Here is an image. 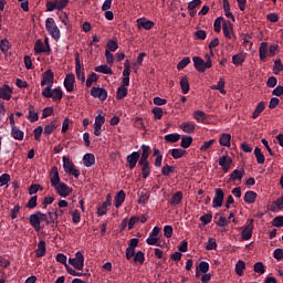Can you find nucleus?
Segmentation results:
<instances>
[{"instance_id":"obj_1","label":"nucleus","mask_w":283,"mask_h":283,"mask_svg":"<svg viewBox=\"0 0 283 283\" xmlns=\"http://www.w3.org/2000/svg\"><path fill=\"white\" fill-rule=\"evenodd\" d=\"M193 65L197 72L205 73L209 67H212L213 63L211 62V56L206 55V62L200 56L192 57Z\"/></svg>"},{"instance_id":"obj_2","label":"nucleus","mask_w":283,"mask_h":283,"mask_svg":"<svg viewBox=\"0 0 283 283\" xmlns=\"http://www.w3.org/2000/svg\"><path fill=\"white\" fill-rule=\"evenodd\" d=\"M42 96H44V98H52L53 101H61L63 98V90H61V87L52 90V87L46 86L42 91Z\"/></svg>"},{"instance_id":"obj_3","label":"nucleus","mask_w":283,"mask_h":283,"mask_svg":"<svg viewBox=\"0 0 283 283\" xmlns=\"http://www.w3.org/2000/svg\"><path fill=\"white\" fill-rule=\"evenodd\" d=\"M45 29L51 34L52 39L54 41H59L61 39V30H59V27H56V22L52 18H48L45 20Z\"/></svg>"},{"instance_id":"obj_4","label":"nucleus","mask_w":283,"mask_h":283,"mask_svg":"<svg viewBox=\"0 0 283 283\" xmlns=\"http://www.w3.org/2000/svg\"><path fill=\"white\" fill-rule=\"evenodd\" d=\"M69 264L74 266L76 271H83V268L85 266V256H83V252L77 251L75 258L69 259Z\"/></svg>"},{"instance_id":"obj_5","label":"nucleus","mask_w":283,"mask_h":283,"mask_svg":"<svg viewBox=\"0 0 283 283\" xmlns=\"http://www.w3.org/2000/svg\"><path fill=\"white\" fill-rule=\"evenodd\" d=\"M67 3L70 0H55V1H48L46 2V12H54V10H64L67 8Z\"/></svg>"},{"instance_id":"obj_6","label":"nucleus","mask_w":283,"mask_h":283,"mask_svg":"<svg viewBox=\"0 0 283 283\" xmlns=\"http://www.w3.org/2000/svg\"><path fill=\"white\" fill-rule=\"evenodd\" d=\"M41 211H35L34 213L30 214L29 217V222L32 227V229H34V231H36V233H39V231H41V229H43L45 226H41Z\"/></svg>"},{"instance_id":"obj_7","label":"nucleus","mask_w":283,"mask_h":283,"mask_svg":"<svg viewBox=\"0 0 283 283\" xmlns=\"http://www.w3.org/2000/svg\"><path fill=\"white\" fill-rule=\"evenodd\" d=\"M44 85H48L46 87H52L54 85V72H52V70H46L42 74L41 86L44 87Z\"/></svg>"},{"instance_id":"obj_8","label":"nucleus","mask_w":283,"mask_h":283,"mask_svg":"<svg viewBox=\"0 0 283 283\" xmlns=\"http://www.w3.org/2000/svg\"><path fill=\"white\" fill-rule=\"evenodd\" d=\"M91 96H93V98H98L103 103L104 101H107V90L94 86L91 88Z\"/></svg>"},{"instance_id":"obj_9","label":"nucleus","mask_w":283,"mask_h":283,"mask_svg":"<svg viewBox=\"0 0 283 283\" xmlns=\"http://www.w3.org/2000/svg\"><path fill=\"white\" fill-rule=\"evenodd\" d=\"M224 202V191L220 188H217L214 190V197L212 200V207L216 209L218 207H222V203Z\"/></svg>"},{"instance_id":"obj_10","label":"nucleus","mask_w":283,"mask_h":283,"mask_svg":"<svg viewBox=\"0 0 283 283\" xmlns=\"http://www.w3.org/2000/svg\"><path fill=\"white\" fill-rule=\"evenodd\" d=\"M75 74L78 81H81L82 83H85V72L81 66V57L78 56V53H76L75 55Z\"/></svg>"},{"instance_id":"obj_11","label":"nucleus","mask_w":283,"mask_h":283,"mask_svg":"<svg viewBox=\"0 0 283 283\" xmlns=\"http://www.w3.org/2000/svg\"><path fill=\"white\" fill-rule=\"evenodd\" d=\"M54 189L56 193L61 196V198H67V196L72 193V188H70V186H67L65 182H61L60 185L55 186Z\"/></svg>"},{"instance_id":"obj_12","label":"nucleus","mask_w":283,"mask_h":283,"mask_svg":"<svg viewBox=\"0 0 283 283\" xmlns=\"http://www.w3.org/2000/svg\"><path fill=\"white\" fill-rule=\"evenodd\" d=\"M251 238H253V219H251L247 227L241 231L242 240H251Z\"/></svg>"},{"instance_id":"obj_13","label":"nucleus","mask_w":283,"mask_h":283,"mask_svg":"<svg viewBox=\"0 0 283 283\" xmlns=\"http://www.w3.org/2000/svg\"><path fill=\"white\" fill-rule=\"evenodd\" d=\"M74 83H76L74 74H66V77L64 78V87L66 92H74Z\"/></svg>"},{"instance_id":"obj_14","label":"nucleus","mask_w":283,"mask_h":283,"mask_svg":"<svg viewBox=\"0 0 283 283\" xmlns=\"http://www.w3.org/2000/svg\"><path fill=\"white\" fill-rule=\"evenodd\" d=\"M129 169H134L136 165H138V160H140V154L138 151H133L130 155L126 157Z\"/></svg>"},{"instance_id":"obj_15","label":"nucleus","mask_w":283,"mask_h":283,"mask_svg":"<svg viewBox=\"0 0 283 283\" xmlns=\"http://www.w3.org/2000/svg\"><path fill=\"white\" fill-rule=\"evenodd\" d=\"M231 163H233V159H231V157L229 156H221L219 158V165L221 166L224 172L231 169Z\"/></svg>"},{"instance_id":"obj_16","label":"nucleus","mask_w":283,"mask_h":283,"mask_svg":"<svg viewBox=\"0 0 283 283\" xmlns=\"http://www.w3.org/2000/svg\"><path fill=\"white\" fill-rule=\"evenodd\" d=\"M0 98H3V101H10L12 98V88L8 84L0 87Z\"/></svg>"},{"instance_id":"obj_17","label":"nucleus","mask_w":283,"mask_h":283,"mask_svg":"<svg viewBox=\"0 0 283 283\" xmlns=\"http://www.w3.org/2000/svg\"><path fill=\"white\" fill-rule=\"evenodd\" d=\"M61 177L59 176V168L53 167L51 170V187L55 188L61 185Z\"/></svg>"},{"instance_id":"obj_18","label":"nucleus","mask_w":283,"mask_h":283,"mask_svg":"<svg viewBox=\"0 0 283 283\" xmlns=\"http://www.w3.org/2000/svg\"><path fill=\"white\" fill-rule=\"evenodd\" d=\"M138 165L142 167L143 178L147 180V178H149V176L151 175V167L149 166V161H143V164L138 161Z\"/></svg>"},{"instance_id":"obj_19","label":"nucleus","mask_w":283,"mask_h":283,"mask_svg":"<svg viewBox=\"0 0 283 283\" xmlns=\"http://www.w3.org/2000/svg\"><path fill=\"white\" fill-rule=\"evenodd\" d=\"M137 27L144 30H151L154 28V22L145 18L137 19Z\"/></svg>"},{"instance_id":"obj_20","label":"nucleus","mask_w":283,"mask_h":283,"mask_svg":"<svg viewBox=\"0 0 283 283\" xmlns=\"http://www.w3.org/2000/svg\"><path fill=\"white\" fill-rule=\"evenodd\" d=\"M149 150H150V147L147 146V145H142V156H140V159H139V164H143V163H149Z\"/></svg>"},{"instance_id":"obj_21","label":"nucleus","mask_w":283,"mask_h":283,"mask_svg":"<svg viewBox=\"0 0 283 283\" xmlns=\"http://www.w3.org/2000/svg\"><path fill=\"white\" fill-rule=\"evenodd\" d=\"M83 165L84 167H92L93 165H96V157L94 154H85L83 157Z\"/></svg>"},{"instance_id":"obj_22","label":"nucleus","mask_w":283,"mask_h":283,"mask_svg":"<svg viewBox=\"0 0 283 283\" xmlns=\"http://www.w3.org/2000/svg\"><path fill=\"white\" fill-rule=\"evenodd\" d=\"M258 199V193L253 190H249L245 192L243 200L247 202V205H253L255 200Z\"/></svg>"},{"instance_id":"obj_23","label":"nucleus","mask_w":283,"mask_h":283,"mask_svg":"<svg viewBox=\"0 0 283 283\" xmlns=\"http://www.w3.org/2000/svg\"><path fill=\"white\" fill-rule=\"evenodd\" d=\"M180 128L182 129V132H185V134H193V132H196V123L193 122L182 123Z\"/></svg>"},{"instance_id":"obj_24","label":"nucleus","mask_w":283,"mask_h":283,"mask_svg":"<svg viewBox=\"0 0 283 283\" xmlns=\"http://www.w3.org/2000/svg\"><path fill=\"white\" fill-rule=\"evenodd\" d=\"M242 178H244V170L234 169L230 174V178H229L228 182H235V180H242Z\"/></svg>"},{"instance_id":"obj_25","label":"nucleus","mask_w":283,"mask_h":283,"mask_svg":"<svg viewBox=\"0 0 283 283\" xmlns=\"http://www.w3.org/2000/svg\"><path fill=\"white\" fill-rule=\"evenodd\" d=\"M200 273H209V263L201 261L196 269V277H200Z\"/></svg>"},{"instance_id":"obj_26","label":"nucleus","mask_w":283,"mask_h":283,"mask_svg":"<svg viewBox=\"0 0 283 283\" xmlns=\"http://www.w3.org/2000/svg\"><path fill=\"white\" fill-rule=\"evenodd\" d=\"M269 52V44L266 42H262L259 48V56L260 61H266V54Z\"/></svg>"},{"instance_id":"obj_27","label":"nucleus","mask_w":283,"mask_h":283,"mask_svg":"<svg viewBox=\"0 0 283 283\" xmlns=\"http://www.w3.org/2000/svg\"><path fill=\"white\" fill-rule=\"evenodd\" d=\"M171 207H178L182 202V191L174 193L169 200Z\"/></svg>"},{"instance_id":"obj_28","label":"nucleus","mask_w":283,"mask_h":283,"mask_svg":"<svg viewBox=\"0 0 283 283\" xmlns=\"http://www.w3.org/2000/svg\"><path fill=\"white\" fill-rule=\"evenodd\" d=\"M28 118L30 123H36L39 120V112L34 108V105H29Z\"/></svg>"},{"instance_id":"obj_29","label":"nucleus","mask_w":283,"mask_h":283,"mask_svg":"<svg viewBox=\"0 0 283 283\" xmlns=\"http://www.w3.org/2000/svg\"><path fill=\"white\" fill-rule=\"evenodd\" d=\"M46 250H48V248L45 247V242L43 240H41L38 243V249L35 250L36 258H45Z\"/></svg>"},{"instance_id":"obj_30","label":"nucleus","mask_w":283,"mask_h":283,"mask_svg":"<svg viewBox=\"0 0 283 283\" xmlns=\"http://www.w3.org/2000/svg\"><path fill=\"white\" fill-rule=\"evenodd\" d=\"M223 34L227 39H231V34L233 33V27H231L230 21H223L222 24Z\"/></svg>"},{"instance_id":"obj_31","label":"nucleus","mask_w":283,"mask_h":283,"mask_svg":"<svg viewBox=\"0 0 283 283\" xmlns=\"http://www.w3.org/2000/svg\"><path fill=\"white\" fill-rule=\"evenodd\" d=\"M221 147H231V134L223 133L219 138Z\"/></svg>"},{"instance_id":"obj_32","label":"nucleus","mask_w":283,"mask_h":283,"mask_svg":"<svg viewBox=\"0 0 283 283\" xmlns=\"http://www.w3.org/2000/svg\"><path fill=\"white\" fill-rule=\"evenodd\" d=\"M125 192L123 190H120L115 197H114V202H115V207L116 209L120 208L123 202H125Z\"/></svg>"},{"instance_id":"obj_33","label":"nucleus","mask_w":283,"mask_h":283,"mask_svg":"<svg viewBox=\"0 0 283 283\" xmlns=\"http://www.w3.org/2000/svg\"><path fill=\"white\" fill-rule=\"evenodd\" d=\"M11 136L14 140H23L24 133L19 127L13 126L11 128Z\"/></svg>"},{"instance_id":"obj_34","label":"nucleus","mask_w":283,"mask_h":283,"mask_svg":"<svg viewBox=\"0 0 283 283\" xmlns=\"http://www.w3.org/2000/svg\"><path fill=\"white\" fill-rule=\"evenodd\" d=\"M254 156L256 158L258 165H264L266 158L264 157V154L262 153V149L260 147L254 148Z\"/></svg>"},{"instance_id":"obj_35","label":"nucleus","mask_w":283,"mask_h":283,"mask_svg":"<svg viewBox=\"0 0 283 283\" xmlns=\"http://www.w3.org/2000/svg\"><path fill=\"white\" fill-rule=\"evenodd\" d=\"M59 127V125L56 124V120L51 122L50 124H48L44 127V136H50L51 134L54 133V130Z\"/></svg>"},{"instance_id":"obj_36","label":"nucleus","mask_w":283,"mask_h":283,"mask_svg":"<svg viewBox=\"0 0 283 283\" xmlns=\"http://www.w3.org/2000/svg\"><path fill=\"white\" fill-rule=\"evenodd\" d=\"M263 109H266V103L265 102H260L256 105V107H255V109L252 114V118L253 119L258 118V116H260L262 114Z\"/></svg>"},{"instance_id":"obj_37","label":"nucleus","mask_w":283,"mask_h":283,"mask_svg":"<svg viewBox=\"0 0 283 283\" xmlns=\"http://www.w3.org/2000/svg\"><path fill=\"white\" fill-rule=\"evenodd\" d=\"M244 269H247V263H244V261L239 260L235 264V273L237 275H239L240 277H242V275H244Z\"/></svg>"},{"instance_id":"obj_38","label":"nucleus","mask_w":283,"mask_h":283,"mask_svg":"<svg viewBox=\"0 0 283 283\" xmlns=\"http://www.w3.org/2000/svg\"><path fill=\"white\" fill-rule=\"evenodd\" d=\"M62 160H63V167H64L65 174H69L70 171L73 170V168L76 167V166H74V163L70 161V158H67L65 156L62 158Z\"/></svg>"},{"instance_id":"obj_39","label":"nucleus","mask_w":283,"mask_h":283,"mask_svg":"<svg viewBox=\"0 0 283 283\" xmlns=\"http://www.w3.org/2000/svg\"><path fill=\"white\" fill-rule=\"evenodd\" d=\"M224 85H227V82H224V78L220 77L218 84L211 86V90H218L220 91V94H227V90H224Z\"/></svg>"},{"instance_id":"obj_40","label":"nucleus","mask_w":283,"mask_h":283,"mask_svg":"<svg viewBox=\"0 0 283 283\" xmlns=\"http://www.w3.org/2000/svg\"><path fill=\"white\" fill-rule=\"evenodd\" d=\"M128 90H127V87H125V86H119L118 88H117V92H116V98H117V101H123V98H125L126 96H127V94H128Z\"/></svg>"},{"instance_id":"obj_41","label":"nucleus","mask_w":283,"mask_h":283,"mask_svg":"<svg viewBox=\"0 0 283 283\" xmlns=\"http://www.w3.org/2000/svg\"><path fill=\"white\" fill-rule=\"evenodd\" d=\"M95 72H99L101 74H114V71H112V67L107 66L106 64L95 66Z\"/></svg>"},{"instance_id":"obj_42","label":"nucleus","mask_w":283,"mask_h":283,"mask_svg":"<svg viewBox=\"0 0 283 283\" xmlns=\"http://www.w3.org/2000/svg\"><path fill=\"white\" fill-rule=\"evenodd\" d=\"M180 87H181L182 94H189L190 86H189V80L187 78V76H184L180 80Z\"/></svg>"},{"instance_id":"obj_43","label":"nucleus","mask_w":283,"mask_h":283,"mask_svg":"<svg viewBox=\"0 0 283 283\" xmlns=\"http://www.w3.org/2000/svg\"><path fill=\"white\" fill-rule=\"evenodd\" d=\"M66 273H69V275H73L74 277H82V275L87 277V275H90V273L77 272L76 270L72 269L70 265H66Z\"/></svg>"},{"instance_id":"obj_44","label":"nucleus","mask_w":283,"mask_h":283,"mask_svg":"<svg viewBox=\"0 0 283 283\" xmlns=\"http://www.w3.org/2000/svg\"><path fill=\"white\" fill-rule=\"evenodd\" d=\"M193 118H195V120H198L199 123H205V120H207L208 116H207V113H205L202 111H196L193 113Z\"/></svg>"},{"instance_id":"obj_45","label":"nucleus","mask_w":283,"mask_h":283,"mask_svg":"<svg viewBox=\"0 0 283 283\" xmlns=\"http://www.w3.org/2000/svg\"><path fill=\"white\" fill-rule=\"evenodd\" d=\"M164 139L166 140V143H178V140H180V134L178 133L168 134V135H165Z\"/></svg>"},{"instance_id":"obj_46","label":"nucleus","mask_w":283,"mask_h":283,"mask_svg":"<svg viewBox=\"0 0 283 283\" xmlns=\"http://www.w3.org/2000/svg\"><path fill=\"white\" fill-rule=\"evenodd\" d=\"M191 143H193V137L191 136H184L181 138V144L180 146L184 148V149H189V147H191Z\"/></svg>"},{"instance_id":"obj_47","label":"nucleus","mask_w":283,"mask_h":283,"mask_svg":"<svg viewBox=\"0 0 283 283\" xmlns=\"http://www.w3.org/2000/svg\"><path fill=\"white\" fill-rule=\"evenodd\" d=\"M254 273H259V275H264L266 273V266H264V263L262 262H256L254 263Z\"/></svg>"},{"instance_id":"obj_48","label":"nucleus","mask_w":283,"mask_h":283,"mask_svg":"<svg viewBox=\"0 0 283 283\" xmlns=\"http://www.w3.org/2000/svg\"><path fill=\"white\" fill-rule=\"evenodd\" d=\"M49 216V224H54L52 227H59V212H48Z\"/></svg>"},{"instance_id":"obj_49","label":"nucleus","mask_w":283,"mask_h":283,"mask_svg":"<svg viewBox=\"0 0 283 283\" xmlns=\"http://www.w3.org/2000/svg\"><path fill=\"white\" fill-rule=\"evenodd\" d=\"M34 52H35V54L45 53V45L43 44V41H41V40L35 41Z\"/></svg>"},{"instance_id":"obj_50","label":"nucleus","mask_w":283,"mask_h":283,"mask_svg":"<svg viewBox=\"0 0 283 283\" xmlns=\"http://www.w3.org/2000/svg\"><path fill=\"white\" fill-rule=\"evenodd\" d=\"M170 151H171V156H172V158H175V160H178V158H182V156H185V154H187L186 150H182L180 148H174Z\"/></svg>"},{"instance_id":"obj_51","label":"nucleus","mask_w":283,"mask_h":283,"mask_svg":"<svg viewBox=\"0 0 283 283\" xmlns=\"http://www.w3.org/2000/svg\"><path fill=\"white\" fill-rule=\"evenodd\" d=\"M106 48L108 52H116V50H118V42H116V40H108L106 43Z\"/></svg>"},{"instance_id":"obj_52","label":"nucleus","mask_w":283,"mask_h":283,"mask_svg":"<svg viewBox=\"0 0 283 283\" xmlns=\"http://www.w3.org/2000/svg\"><path fill=\"white\" fill-rule=\"evenodd\" d=\"M0 50L2 54H6L8 50H10V41H8V39L0 41Z\"/></svg>"},{"instance_id":"obj_53","label":"nucleus","mask_w":283,"mask_h":283,"mask_svg":"<svg viewBox=\"0 0 283 283\" xmlns=\"http://www.w3.org/2000/svg\"><path fill=\"white\" fill-rule=\"evenodd\" d=\"M111 207L109 203L103 202L101 206L97 208V216L103 217L107 213V208Z\"/></svg>"},{"instance_id":"obj_54","label":"nucleus","mask_w":283,"mask_h":283,"mask_svg":"<svg viewBox=\"0 0 283 283\" xmlns=\"http://www.w3.org/2000/svg\"><path fill=\"white\" fill-rule=\"evenodd\" d=\"M96 81H98V75L96 73L90 74L86 78V87H91Z\"/></svg>"},{"instance_id":"obj_55","label":"nucleus","mask_w":283,"mask_h":283,"mask_svg":"<svg viewBox=\"0 0 283 283\" xmlns=\"http://www.w3.org/2000/svg\"><path fill=\"white\" fill-rule=\"evenodd\" d=\"M175 171H176V168L174 166H169L168 164H166V166H164L161 168L163 176H169L170 174H174Z\"/></svg>"},{"instance_id":"obj_56","label":"nucleus","mask_w":283,"mask_h":283,"mask_svg":"<svg viewBox=\"0 0 283 283\" xmlns=\"http://www.w3.org/2000/svg\"><path fill=\"white\" fill-rule=\"evenodd\" d=\"M232 63L233 65H242V63H244V56L242 53L233 55Z\"/></svg>"},{"instance_id":"obj_57","label":"nucleus","mask_w":283,"mask_h":283,"mask_svg":"<svg viewBox=\"0 0 283 283\" xmlns=\"http://www.w3.org/2000/svg\"><path fill=\"white\" fill-rule=\"evenodd\" d=\"M283 71L282 60L277 59L274 61L273 72L274 74H280Z\"/></svg>"},{"instance_id":"obj_58","label":"nucleus","mask_w":283,"mask_h":283,"mask_svg":"<svg viewBox=\"0 0 283 283\" xmlns=\"http://www.w3.org/2000/svg\"><path fill=\"white\" fill-rule=\"evenodd\" d=\"M134 262H139V264H144L145 263V252L138 251L137 253H135Z\"/></svg>"},{"instance_id":"obj_59","label":"nucleus","mask_w":283,"mask_h":283,"mask_svg":"<svg viewBox=\"0 0 283 283\" xmlns=\"http://www.w3.org/2000/svg\"><path fill=\"white\" fill-rule=\"evenodd\" d=\"M146 244H149L150 247H160L158 238L151 235L146 239Z\"/></svg>"},{"instance_id":"obj_60","label":"nucleus","mask_w":283,"mask_h":283,"mask_svg":"<svg viewBox=\"0 0 283 283\" xmlns=\"http://www.w3.org/2000/svg\"><path fill=\"white\" fill-rule=\"evenodd\" d=\"M199 220L203 224H210L211 220H213V214L211 212L206 213V214L201 216Z\"/></svg>"},{"instance_id":"obj_61","label":"nucleus","mask_w":283,"mask_h":283,"mask_svg":"<svg viewBox=\"0 0 283 283\" xmlns=\"http://www.w3.org/2000/svg\"><path fill=\"white\" fill-rule=\"evenodd\" d=\"M191 63V59L190 57H184L178 64H177V70H185V67H187V65Z\"/></svg>"},{"instance_id":"obj_62","label":"nucleus","mask_w":283,"mask_h":283,"mask_svg":"<svg viewBox=\"0 0 283 283\" xmlns=\"http://www.w3.org/2000/svg\"><path fill=\"white\" fill-rule=\"evenodd\" d=\"M153 114L157 120H160L163 118V114H165V112L160 107H155V108H153Z\"/></svg>"},{"instance_id":"obj_63","label":"nucleus","mask_w":283,"mask_h":283,"mask_svg":"<svg viewBox=\"0 0 283 283\" xmlns=\"http://www.w3.org/2000/svg\"><path fill=\"white\" fill-rule=\"evenodd\" d=\"M273 258L277 260V262H281L283 260V250L277 248L273 252Z\"/></svg>"},{"instance_id":"obj_64","label":"nucleus","mask_w":283,"mask_h":283,"mask_svg":"<svg viewBox=\"0 0 283 283\" xmlns=\"http://www.w3.org/2000/svg\"><path fill=\"white\" fill-rule=\"evenodd\" d=\"M273 227L281 228L283 227V216L275 217L272 221Z\"/></svg>"}]
</instances>
